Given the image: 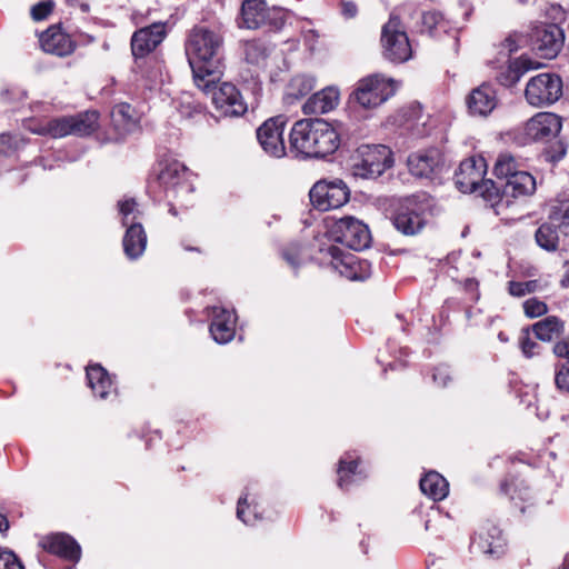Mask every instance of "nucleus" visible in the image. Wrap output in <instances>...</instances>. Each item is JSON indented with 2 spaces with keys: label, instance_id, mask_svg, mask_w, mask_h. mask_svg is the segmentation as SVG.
<instances>
[{
  "label": "nucleus",
  "instance_id": "nucleus-6",
  "mask_svg": "<svg viewBox=\"0 0 569 569\" xmlns=\"http://www.w3.org/2000/svg\"><path fill=\"white\" fill-rule=\"evenodd\" d=\"M398 82L381 73H373L360 79L351 94V101L363 109H375L392 97Z\"/></svg>",
  "mask_w": 569,
  "mask_h": 569
},
{
  "label": "nucleus",
  "instance_id": "nucleus-56",
  "mask_svg": "<svg viewBox=\"0 0 569 569\" xmlns=\"http://www.w3.org/2000/svg\"><path fill=\"white\" fill-rule=\"evenodd\" d=\"M341 12L347 19H351L356 17L358 9L355 2L343 1L341 3Z\"/></svg>",
  "mask_w": 569,
  "mask_h": 569
},
{
  "label": "nucleus",
  "instance_id": "nucleus-46",
  "mask_svg": "<svg viewBox=\"0 0 569 569\" xmlns=\"http://www.w3.org/2000/svg\"><path fill=\"white\" fill-rule=\"evenodd\" d=\"M0 569H24L16 553L0 548Z\"/></svg>",
  "mask_w": 569,
  "mask_h": 569
},
{
  "label": "nucleus",
  "instance_id": "nucleus-55",
  "mask_svg": "<svg viewBox=\"0 0 569 569\" xmlns=\"http://www.w3.org/2000/svg\"><path fill=\"white\" fill-rule=\"evenodd\" d=\"M247 495L241 496L238 500L237 506V518L246 525L252 523V521L244 517V508L247 507Z\"/></svg>",
  "mask_w": 569,
  "mask_h": 569
},
{
  "label": "nucleus",
  "instance_id": "nucleus-27",
  "mask_svg": "<svg viewBox=\"0 0 569 569\" xmlns=\"http://www.w3.org/2000/svg\"><path fill=\"white\" fill-rule=\"evenodd\" d=\"M123 250L129 259H137L146 250L147 234L141 223H131L122 240Z\"/></svg>",
  "mask_w": 569,
  "mask_h": 569
},
{
  "label": "nucleus",
  "instance_id": "nucleus-36",
  "mask_svg": "<svg viewBox=\"0 0 569 569\" xmlns=\"http://www.w3.org/2000/svg\"><path fill=\"white\" fill-rule=\"evenodd\" d=\"M111 119L119 130L128 131L136 124L137 113L133 107L122 102L112 108Z\"/></svg>",
  "mask_w": 569,
  "mask_h": 569
},
{
  "label": "nucleus",
  "instance_id": "nucleus-8",
  "mask_svg": "<svg viewBox=\"0 0 569 569\" xmlns=\"http://www.w3.org/2000/svg\"><path fill=\"white\" fill-rule=\"evenodd\" d=\"M381 43L383 56L391 62L401 63L412 56L409 38L401 24L399 17L391 14L388 22L382 27Z\"/></svg>",
  "mask_w": 569,
  "mask_h": 569
},
{
  "label": "nucleus",
  "instance_id": "nucleus-45",
  "mask_svg": "<svg viewBox=\"0 0 569 569\" xmlns=\"http://www.w3.org/2000/svg\"><path fill=\"white\" fill-rule=\"evenodd\" d=\"M523 310L527 317L538 318L543 316L547 312L548 308L543 301L537 298H531L523 302Z\"/></svg>",
  "mask_w": 569,
  "mask_h": 569
},
{
  "label": "nucleus",
  "instance_id": "nucleus-48",
  "mask_svg": "<svg viewBox=\"0 0 569 569\" xmlns=\"http://www.w3.org/2000/svg\"><path fill=\"white\" fill-rule=\"evenodd\" d=\"M207 317L210 320H231V318H234V320H237L234 309H229L223 306H212L208 308Z\"/></svg>",
  "mask_w": 569,
  "mask_h": 569
},
{
  "label": "nucleus",
  "instance_id": "nucleus-43",
  "mask_svg": "<svg viewBox=\"0 0 569 569\" xmlns=\"http://www.w3.org/2000/svg\"><path fill=\"white\" fill-rule=\"evenodd\" d=\"M523 41L525 39L521 34H510L503 42H501L499 54L501 58L510 59L511 53L516 52Z\"/></svg>",
  "mask_w": 569,
  "mask_h": 569
},
{
  "label": "nucleus",
  "instance_id": "nucleus-21",
  "mask_svg": "<svg viewBox=\"0 0 569 569\" xmlns=\"http://www.w3.org/2000/svg\"><path fill=\"white\" fill-rule=\"evenodd\" d=\"M158 181L166 191H191V184L188 181V170L181 162L176 160L167 162L161 167L158 173Z\"/></svg>",
  "mask_w": 569,
  "mask_h": 569
},
{
  "label": "nucleus",
  "instance_id": "nucleus-26",
  "mask_svg": "<svg viewBox=\"0 0 569 569\" xmlns=\"http://www.w3.org/2000/svg\"><path fill=\"white\" fill-rule=\"evenodd\" d=\"M536 190V180L535 178L527 171L518 172L511 178L502 187V196L505 197H528L531 196Z\"/></svg>",
  "mask_w": 569,
  "mask_h": 569
},
{
  "label": "nucleus",
  "instance_id": "nucleus-54",
  "mask_svg": "<svg viewBox=\"0 0 569 569\" xmlns=\"http://www.w3.org/2000/svg\"><path fill=\"white\" fill-rule=\"evenodd\" d=\"M17 141L9 134H0V152L7 153L10 149H14Z\"/></svg>",
  "mask_w": 569,
  "mask_h": 569
},
{
  "label": "nucleus",
  "instance_id": "nucleus-7",
  "mask_svg": "<svg viewBox=\"0 0 569 569\" xmlns=\"http://www.w3.org/2000/svg\"><path fill=\"white\" fill-rule=\"evenodd\" d=\"M286 23V12L281 8H268L264 0H244L241 6L238 26L250 30L268 27L278 31Z\"/></svg>",
  "mask_w": 569,
  "mask_h": 569
},
{
  "label": "nucleus",
  "instance_id": "nucleus-63",
  "mask_svg": "<svg viewBox=\"0 0 569 569\" xmlns=\"http://www.w3.org/2000/svg\"><path fill=\"white\" fill-rule=\"evenodd\" d=\"M79 7L83 12H87L89 10L88 3L81 2V3H79Z\"/></svg>",
  "mask_w": 569,
  "mask_h": 569
},
{
  "label": "nucleus",
  "instance_id": "nucleus-15",
  "mask_svg": "<svg viewBox=\"0 0 569 569\" xmlns=\"http://www.w3.org/2000/svg\"><path fill=\"white\" fill-rule=\"evenodd\" d=\"M212 102L216 109L226 117L242 116L248 109L240 91L230 82L221 83L220 87L213 91Z\"/></svg>",
  "mask_w": 569,
  "mask_h": 569
},
{
  "label": "nucleus",
  "instance_id": "nucleus-53",
  "mask_svg": "<svg viewBox=\"0 0 569 569\" xmlns=\"http://www.w3.org/2000/svg\"><path fill=\"white\" fill-rule=\"evenodd\" d=\"M550 160L559 161L566 154V148L562 142H557L548 152Z\"/></svg>",
  "mask_w": 569,
  "mask_h": 569
},
{
  "label": "nucleus",
  "instance_id": "nucleus-34",
  "mask_svg": "<svg viewBox=\"0 0 569 569\" xmlns=\"http://www.w3.org/2000/svg\"><path fill=\"white\" fill-rule=\"evenodd\" d=\"M271 48L260 40H251L243 43L244 60L251 66L263 68L267 64Z\"/></svg>",
  "mask_w": 569,
  "mask_h": 569
},
{
  "label": "nucleus",
  "instance_id": "nucleus-49",
  "mask_svg": "<svg viewBox=\"0 0 569 569\" xmlns=\"http://www.w3.org/2000/svg\"><path fill=\"white\" fill-rule=\"evenodd\" d=\"M555 382L560 391L569 392V367L562 365L557 368Z\"/></svg>",
  "mask_w": 569,
  "mask_h": 569
},
{
  "label": "nucleus",
  "instance_id": "nucleus-33",
  "mask_svg": "<svg viewBox=\"0 0 569 569\" xmlns=\"http://www.w3.org/2000/svg\"><path fill=\"white\" fill-rule=\"evenodd\" d=\"M71 134L88 136L94 132L99 127V113L97 111H86L76 116H70Z\"/></svg>",
  "mask_w": 569,
  "mask_h": 569
},
{
  "label": "nucleus",
  "instance_id": "nucleus-14",
  "mask_svg": "<svg viewBox=\"0 0 569 569\" xmlns=\"http://www.w3.org/2000/svg\"><path fill=\"white\" fill-rule=\"evenodd\" d=\"M491 63L496 70V80L506 88L513 87L525 73L539 67L538 62L523 56L515 60L500 58Z\"/></svg>",
  "mask_w": 569,
  "mask_h": 569
},
{
  "label": "nucleus",
  "instance_id": "nucleus-4",
  "mask_svg": "<svg viewBox=\"0 0 569 569\" xmlns=\"http://www.w3.org/2000/svg\"><path fill=\"white\" fill-rule=\"evenodd\" d=\"M426 196H409L398 199L393 203L392 223L398 231L406 236H413L426 224V213L429 210Z\"/></svg>",
  "mask_w": 569,
  "mask_h": 569
},
{
  "label": "nucleus",
  "instance_id": "nucleus-40",
  "mask_svg": "<svg viewBox=\"0 0 569 569\" xmlns=\"http://www.w3.org/2000/svg\"><path fill=\"white\" fill-rule=\"evenodd\" d=\"M237 322H211L209 331L218 343H227L233 339L236 335Z\"/></svg>",
  "mask_w": 569,
  "mask_h": 569
},
{
  "label": "nucleus",
  "instance_id": "nucleus-18",
  "mask_svg": "<svg viewBox=\"0 0 569 569\" xmlns=\"http://www.w3.org/2000/svg\"><path fill=\"white\" fill-rule=\"evenodd\" d=\"M166 29L162 23H153L141 28L132 34L131 51L134 58H143L152 52L164 39Z\"/></svg>",
  "mask_w": 569,
  "mask_h": 569
},
{
  "label": "nucleus",
  "instance_id": "nucleus-2",
  "mask_svg": "<svg viewBox=\"0 0 569 569\" xmlns=\"http://www.w3.org/2000/svg\"><path fill=\"white\" fill-rule=\"evenodd\" d=\"M339 134L323 119H302L290 131V147L306 158H323L339 147Z\"/></svg>",
  "mask_w": 569,
  "mask_h": 569
},
{
  "label": "nucleus",
  "instance_id": "nucleus-30",
  "mask_svg": "<svg viewBox=\"0 0 569 569\" xmlns=\"http://www.w3.org/2000/svg\"><path fill=\"white\" fill-rule=\"evenodd\" d=\"M421 491L435 501L445 499L449 492L447 480L438 472L430 471L420 480Z\"/></svg>",
  "mask_w": 569,
  "mask_h": 569
},
{
  "label": "nucleus",
  "instance_id": "nucleus-28",
  "mask_svg": "<svg viewBox=\"0 0 569 569\" xmlns=\"http://www.w3.org/2000/svg\"><path fill=\"white\" fill-rule=\"evenodd\" d=\"M87 380L93 395L100 399H106L112 390L111 378L100 365L87 367Z\"/></svg>",
  "mask_w": 569,
  "mask_h": 569
},
{
  "label": "nucleus",
  "instance_id": "nucleus-58",
  "mask_svg": "<svg viewBox=\"0 0 569 569\" xmlns=\"http://www.w3.org/2000/svg\"><path fill=\"white\" fill-rule=\"evenodd\" d=\"M515 482H508V481H503L500 486V490L501 492H503L505 495L509 496L511 500L516 499V496H515V492H516V488H515Z\"/></svg>",
  "mask_w": 569,
  "mask_h": 569
},
{
  "label": "nucleus",
  "instance_id": "nucleus-42",
  "mask_svg": "<svg viewBox=\"0 0 569 569\" xmlns=\"http://www.w3.org/2000/svg\"><path fill=\"white\" fill-rule=\"evenodd\" d=\"M549 218L563 236H569V201L562 202L552 211Z\"/></svg>",
  "mask_w": 569,
  "mask_h": 569
},
{
  "label": "nucleus",
  "instance_id": "nucleus-57",
  "mask_svg": "<svg viewBox=\"0 0 569 569\" xmlns=\"http://www.w3.org/2000/svg\"><path fill=\"white\" fill-rule=\"evenodd\" d=\"M283 259L293 268H297L299 264V253L296 249L291 250H283L282 251Z\"/></svg>",
  "mask_w": 569,
  "mask_h": 569
},
{
  "label": "nucleus",
  "instance_id": "nucleus-35",
  "mask_svg": "<svg viewBox=\"0 0 569 569\" xmlns=\"http://www.w3.org/2000/svg\"><path fill=\"white\" fill-rule=\"evenodd\" d=\"M315 88V79L309 76H296L287 86L286 100L289 103L309 94Z\"/></svg>",
  "mask_w": 569,
  "mask_h": 569
},
{
  "label": "nucleus",
  "instance_id": "nucleus-24",
  "mask_svg": "<svg viewBox=\"0 0 569 569\" xmlns=\"http://www.w3.org/2000/svg\"><path fill=\"white\" fill-rule=\"evenodd\" d=\"M472 114L486 117L497 107L496 90L490 84H481L473 89L467 100Z\"/></svg>",
  "mask_w": 569,
  "mask_h": 569
},
{
  "label": "nucleus",
  "instance_id": "nucleus-62",
  "mask_svg": "<svg viewBox=\"0 0 569 569\" xmlns=\"http://www.w3.org/2000/svg\"><path fill=\"white\" fill-rule=\"evenodd\" d=\"M560 569H569V553L566 555L565 559H563V562H562V566Z\"/></svg>",
  "mask_w": 569,
  "mask_h": 569
},
{
  "label": "nucleus",
  "instance_id": "nucleus-17",
  "mask_svg": "<svg viewBox=\"0 0 569 569\" xmlns=\"http://www.w3.org/2000/svg\"><path fill=\"white\" fill-rule=\"evenodd\" d=\"M561 127V119L557 114L539 112L526 122L523 131L528 140L542 141L556 137Z\"/></svg>",
  "mask_w": 569,
  "mask_h": 569
},
{
  "label": "nucleus",
  "instance_id": "nucleus-13",
  "mask_svg": "<svg viewBox=\"0 0 569 569\" xmlns=\"http://www.w3.org/2000/svg\"><path fill=\"white\" fill-rule=\"evenodd\" d=\"M284 121L280 117L266 120L257 129V139L263 151L273 158H281L286 154L283 141Z\"/></svg>",
  "mask_w": 569,
  "mask_h": 569
},
{
  "label": "nucleus",
  "instance_id": "nucleus-41",
  "mask_svg": "<svg viewBox=\"0 0 569 569\" xmlns=\"http://www.w3.org/2000/svg\"><path fill=\"white\" fill-rule=\"evenodd\" d=\"M118 206L120 214L122 216L123 226L137 223L136 220L139 218L140 211L138 209V203L133 198L119 201Z\"/></svg>",
  "mask_w": 569,
  "mask_h": 569
},
{
  "label": "nucleus",
  "instance_id": "nucleus-44",
  "mask_svg": "<svg viewBox=\"0 0 569 569\" xmlns=\"http://www.w3.org/2000/svg\"><path fill=\"white\" fill-rule=\"evenodd\" d=\"M538 282L536 280L529 281H510L508 283L509 293L513 297H523L527 293L536 291Z\"/></svg>",
  "mask_w": 569,
  "mask_h": 569
},
{
  "label": "nucleus",
  "instance_id": "nucleus-20",
  "mask_svg": "<svg viewBox=\"0 0 569 569\" xmlns=\"http://www.w3.org/2000/svg\"><path fill=\"white\" fill-rule=\"evenodd\" d=\"M471 547L485 555L498 558L505 552L502 531L497 526L488 523L476 533Z\"/></svg>",
  "mask_w": 569,
  "mask_h": 569
},
{
  "label": "nucleus",
  "instance_id": "nucleus-10",
  "mask_svg": "<svg viewBox=\"0 0 569 569\" xmlns=\"http://www.w3.org/2000/svg\"><path fill=\"white\" fill-rule=\"evenodd\" d=\"M531 49L545 59H553L565 44V32L556 23H540L529 33Z\"/></svg>",
  "mask_w": 569,
  "mask_h": 569
},
{
  "label": "nucleus",
  "instance_id": "nucleus-50",
  "mask_svg": "<svg viewBox=\"0 0 569 569\" xmlns=\"http://www.w3.org/2000/svg\"><path fill=\"white\" fill-rule=\"evenodd\" d=\"M528 332H529V329H523V333L525 336L521 337L520 339V347H521V350H522V353L527 357V358H531L536 352H535V349L538 348V345L530 340V338L528 337Z\"/></svg>",
  "mask_w": 569,
  "mask_h": 569
},
{
  "label": "nucleus",
  "instance_id": "nucleus-22",
  "mask_svg": "<svg viewBox=\"0 0 569 569\" xmlns=\"http://www.w3.org/2000/svg\"><path fill=\"white\" fill-rule=\"evenodd\" d=\"M42 547L50 553L57 555L66 560L77 562L80 559L81 550L77 541L66 533H53L42 540Z\"/></svg>",
  "mask_w": 569,
  "mask_h": 569
},
{
  "label": "nucleus",
  "instance_id": "nucleus-47",
  "mask_svg": "<svg viewBox=\"0 0 569 569\" xmlns=\"http://www.w3.org/2000/svg\"><path fill=\"white\" fill-rule=\"evenodd\" d=\"M54 2L52 0L40 1L31 8V17L34 21H41L48 18L52 12Z\"/></svg>",
  "mask_w": 569,
  "mask_h": 569
},
{
  "label": "nucleus",
  "instance_id": "nucleus-52",
  "mask_svg": "<svg viewBox=\"0 0 569 569\" xmlns=\"http://www.w3.org/2000/svg\"><path fill=\"white\" fill-rule=\"evenodd\" d=\"M432 379L439 386H442V387L447 386V382L450 379L447 368L446 367L436 368V370L432 375Z\"/></svg>",
  "mask_w": 569,
  "mask_h": 569
},
{
  "label": "nucleus",
  "instance_id": "nucleus-12",
  "mask_svg": "<svg viewBox=\"0 0 569 569\" xmlns=\"http://www.w3.org/2000/svg\"><path fill=\"white\" fill-rule=\"evenodd\" d=\"M309 197L315 208L327 211L343 206L349 200V190L342 180L318 181Z\"/></svg>",
  "mask_w": 569,
  "mask_h": 569
},
{
  "label": "nucleus",
  "instance_id": "nucleus-64",
  "mask_svg": "<svg viewBox=\"0 0 569 569\" xmlns=\"http://www.w3.org/2000/svg\"><path fill=\"white\" fill-rule=\"evenodd\" d=\"M169 212L172 214V216H177V210L173 206L170 207L169 209Z\"/></svg>",
  "mask_w": 569,
  "mask_h": 569
},
{
  "label": "nucleus",
  "instance_id": "nucleus-59",
  "mask_svg": "<svg viewBox=\"0 0 569 569\" xmlns=\"http://www.w3.org/2000/svg\"><path fill=\"white\" fill-rule=\"evenodd\" d=\"M14 94L17 96V99H22L26 97V92L24 91H21V90H10V89H6L1 92V97L4 99V100H10L9 98V94Z\"/></svg>",
  "mask_w": 569,
  "mask_h": 569
},
{
  "label": "nucleus",
  "instance_id": "nucleus-38",
  "mask_svg": "<svg viewBox=\"0 0 569 569\" xmlns=\"http://www.w3.org/2000/svg\"><path fill=\"white\" fill-rule=\"evenodd\" d=\"M358 458H353L350 453H346L339 460L338 467V486L341 489L348 488L351 483V477L357 476Z\"/></svg>",
  "mask_w": 569,
  "mask_h": 569
},
{
  "label": "nucleus",
  "instance_id": "nucleus-23",
  "mask_svg": "<svg viewBox=\"0 0 569 569\" xmlns=\"http://www.w3.org/2000/svg\"><path fill=\"white\" fill-rule=\"evenodd\" d=\"M40 46L47 53L64 57L72 53L74 44L59 27L52 26L40 36Z\"/></svg>",
  "mask_w": 569,
  "mask_h": 569
},
{
  "label": "nucleus",
  "instance_id": "nucleus-1",
  "mask_svg": "<svg viewBox=\"0 0 569 569\" xmlns=\"http://www.w3.org/2000/svg\"><path fill=\"white\" fill-rule=\"evenodd\" d=\"M184 50L196 86L210 91L222 73V34L206 26H194L187 36Z\"/></svg>",
  "mask_w": 569,
  "mask_h": 569
},
{
  "label": "nucleus",
  "instance_id": "nucleus-39",
  "mask_svg": "<svg viewBox=\"0 0 569 569\" xmlns=\"http://www.w3.org/2000/svg\"><path fill=\"white\" fill-rule=\"evenodd\" d=\"M532 331L539 340L551 341L562 335L563 322H535Z\"/></svg>",
  "mask_w": 569,
  "mask_h": 569
},
{
  "label": "nucleus",
  "instance_id": "nucleus-37",
  "mask_svg": "<svg viewBox=\"0 0 569 569\" xmlns=\"http://www.w3.org/2000/svg\"><path fill=\"white\" fill-rule=\"evenodd\" d=\"M521 171L522 170L520 169V163L509 152L500 153L493 166L495 176L498 179H506V181H508L511 176Z\"/></svg>",
  "mask_w": 569,
  "mask_h": 569
},
{
  "label": "nucleus",
  "instance_id": "nucleus-9",
  "mask_svg": "<svg viewBox=\"0 0 569 569\" xmlns=\"http://www.w3.org/2000/svg\"><path fill=\"white\" fill-rule=\"evenodd\" d=\"M562 96V80L553 73H540L532 77L525 90V97L533 107H546L556 102Z\"/></svg>",
  "mask_w": 569,
  "mask_h": 569
},
{
  "label": "nucleus",
  "instance_id": "nucleus-29",
  "mask_svg": "<svg viewBox=\"0 0 569 569\" xmlns=\"http://www.w3.org/2000/svg\"><path fill=\"white\" fill-rule=\"evenodd\" d=\"M30 131L40 136L58 139L71 134L70 116H63L29 127Z\"/></svg>",
  "mask_w": 569,
  "mask_h": 569
},
{
  "label": "nucleus",
  "instance_id": "nucleus-11",
  "mask_svg": "<svg viewBox=\"0 0 569 569\" xmlns=\"http://www.w3.org/2000/svg\"><path fill=\"white\" fill-rule=\"evenodd\" d=\"M330 231L337 242L353 250L368 248L371 240L368 227L350 216L336 220Z\"/></svg>",
  "mask_w": 569,
  "mask_h": 569
},
{
  "label": "nucleus",
  "instance_id": "nucleus-32",
  "mask_svg": "<svg viewBox=\"0 0 569 569\" xmlns=\"http://www.w3.org/2000/svg\"><path fill=\"white\" fill-rule=\"evenodd\" d=\"M560 229L550 219L542 223L535 233L537 244L546 251H556L560 241Z\"/></svg>",
  "mask_w": 569,
  "mask_h": 569
},
{
  "label": "nucleus",
  "instance_id": "nucleus-3",
  "mask_svg": "<svg viewBox=\"0 0 569 569\" xmlns=\"http://www.w3.org/2000/svg\"><path fill=\"white\" fill-rule=\"evenodd\" d=\"M487 164L483 158L471 157L463 160L455 174L457 188L465 193H477L488 201L500 197V188L491 179H485Z\"/></svg>",
  "mask_w": 569,
  "mask_h": 569
},
{
  "label": "nucleus",
  "instance_id": "nucleus-61",
  "mask_svg": "<svg viewBox=\"0 0 569 569\" xmlns=\"http://www.w3.org/2000/svg\"><path fill=\"white\" fill-rule=\"evenodd\" d=\"M9 522L7 518L0 513V532L8 530Z\"/></svg>",
  "mask_w": 569,
  "mask_h": 569
},
{
  "label": "nucleus",
  "instance_id": "nucleus-31",
  "mask_svg": "<svg viewBox=\"0 0 569 569\" xmlns=\"http://www.w3.org/2000/svg\"><path fill=\"white\" fill-rule=\"evenodd\" d=\"M449 29V22L441 12L437 10L420 12L419 32L428 33L431 37H439Z\"/></svg>",
  "mask_w": 569,
  "mask_h": 569
},
{
  "label": "nucleus",
  "instance_id": "nucleus-5",
  "mask_svg": "<svg viewBox=\"0 0 569 569\" xmlns=\"http://www.w3.org/2000/svg\"><path fill=\"white\" fill-rule=\"evenodd\" d=\"M352 173L362 179H375L392 166V152L383 144H362L351 158Z\"/></svg>",
  "mask_w": 569,
  "mask_h": 569
},
{
  "label": "nucleus",
  "instance_id": "nucleus-25",
  "mask_svg": "<svg viewBox=\"0 0 569 569\" xmlns=\"http://www.w3.org/2000/svg\"><path fill=\"white\" fill-rule=\"evenodd\" d=\"M339 91L333 87H328L312 94L303 104L302 110L306 114H322L333 110L339 102Z\"/></svg>",
  "mask_w": 569,
  "mask_h": 569
},
{
  "label": "nucleus",
  "instance_id": "nucleus-51",
  "mask_svg": "<svg viewBox=\"0 0 569 569\" xmlns=\"http://www.w3.org/2000/svg\"><path fill=\"white\" fill-rule=\"evenodd\" d=\"M553 352L559 358H565L569 362V337H566L558 341L553 346Z\"/></svg>",
  "mask_w": 569,
  "mask_h": 569
},
{
  "label": "nucleus",
  "instance_id": "nucleus-19",
  "mask_svg": "<svg viewBox=\"0 0 569 569\" xmlns=\"http://www.w3.org/2000/svg\"><path fill=\"white\" fill-rule=\"evenodd\" d=\"M442 154L438 149H428L412 153L408 158L410 172L419 178L431 179L442 166Z\"/></svg>",
  "mask_w": 569,
  "mask_h": 569
},
{
  "label": "nucleus",
  "instance_id": "nucleus-60",
  "mask_svg": "<svg viewBox=\"0 0 569 569\" xmlns=\"http://www.w3.org/2000/svg\"><path fill=\"white\" fill-rule=\"evenodd\" d=\"M563 267L566 268V272L563 273L560 280V286L562 288H569V260H566L563 262Z\"/></svg>",
  "mask_w": 569,
  "mask_h": 569
},
{
  "label": "nucleus",
  "instance_id": "nucleus-16",
  "mask_svg": "<svg viewBox=\"0 0 569 569\" xmlns=\"http://www.w3.org/2000/svg\"><path fill=\"white\" fill-rule=\"evenodd\" d=\"M319 260L321 263L331 267L342 277L349 280H357V261L356 256L342 251L339 247L329 244L319 249Z\"/></svg>",
  "mask_w": 569,
  "mask_h": 569
}]
</instances>
